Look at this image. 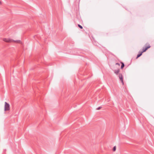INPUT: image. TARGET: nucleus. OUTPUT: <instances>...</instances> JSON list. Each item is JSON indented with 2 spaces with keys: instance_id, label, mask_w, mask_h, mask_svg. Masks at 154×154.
<instances>
[{
  "instance_id": "2",
  "label": "nucleus",
  "mask_w": 154,
  "mask_h": 154,
  "mask_svg": "<svg viewBox=\"0 0 154 154\" xmlns=\"http://www.w3.org/2000/svg\"><path fill=\"white\" fill-rule=\"evenodd\" d=\"M10 110V105L7 102H5L4 111L6 112Z\"/></svg>"
},
{
  "instance_id": "6",
  "label": "nucleus",
  "mask_w": 154,
  "mask_h": 154,
  "mask_svg": "<svg viewBox=\"0 0 154 154\" xmlns=\"http://www.w3.org/2000/svg\"><path fill=\"white\" fill-rule=\"evenodd\" d=\"M119 71H120L119 69H118L115 70V73L116 74H118V73L119 72Z\"/></svg>"
},
{
  "instance_id": "4",
  "label": "nucleus",
  "mask_w": 154,
  "mask_h": 154,
  "mask_svg": "<svg viewBox=\"0 0 154 154\" xmlns=\"http://www.w3.org/2000/svg\"><path fill=\"white\" fill-rule=\"evenodd\" d=\"M3 41L5 42H10V38H4L3 39Z\"/></svg>"
},
{
  "instance_id": "11",
  "label": "nucleus",
  "mask_w": 154,
  "mask_h": 154,
  "mask_svg": "<svg viewBox=\"0 0 154 154\" xmlns=\"http://www.w3.org/2000/svg\"><path fill=\"white\" fill-rule=\"evenodd\" d=\"M101 108V107H98L97 108V109L98 110H99Z\"/></svg>"
},
{
  "instance_id": "7",
  "label": "nucleus",
  "mask_w": 154,
  "mask_h": 154,
  "mask_svg": "<svg viewBox=\"0 0 154 154\" xmlns=\"http://www.w3.org/2000/svg\"><path fill=\"white\" fill-rule=\"evenodd\" d=\"M121 63L122 64V65L121 66V68L122 69L124 67V63L122 62Z\"/></svg>"
},
{
  "instance_id": "9",
  "label": "nucleus",
  "mask_w": 154,
  "mask_h": 154,
  "mask_svg": "<svg viewBox=\"0 0 154 154\" xmlns=\"http://www.w3.org/2000/svg\"><path fill=\"white\" fill-rule=\"evenodd\" d=\"M15 41H14L13 39H10V42H15Z\"/></svg>"
},
{
  "instance_id": "5",
  "label": "nucleus",
  "mask_w": 154,
  "mask_h": 154,
  "mask_svg": "<svg viewBox=\"0 0 154 154\" xmlns=\"http://www.w3.org/2000/svg\"><path fill=\"white\" fill-rule=\"evenodd\" d=\"M15 42L18 43H19V44H22V41L20 40H16L15 41Z\"/></svg>"
},
{
  "instance_id": "10",
  "label": "nucleus",
  "mask_w": 154,
  "mask_h": 154,
  "mask_svg": "<svg viewBox=\"0 0 154 154\" xmlns=\"http://www.w3.org/2000/svg\"><path fill=\"white\" fill-rule=\"evenodd\" d=\"M78 26L81 29H82L83 28L79 24H78Z\"/></svg>"
},
{
  "instance_id": "1",
  "label": "nucleus",
  "mask_w": 154,
  "mask_h": 154,
  "mask_svg": "<svg viewBox=\"0 0 154 154\" xmlns=\"http://www.w3.org/2000/svg\"><path fill=\"white\" fill-rule=\"evenodd\" d=\"M150 47V46L149 45H148L145 48H143V51L141 52H140V53L139 54H138L137 55V57L136 58H137L139 57L143 53L145 52Z\"/></svg>"
},
{
  "instance_id": "12",
  "label": "nucleus",
  "mask_w": 154,
  "mask_h": 154,
  "mask_svg": "<svg viewBox=\"0 0 154 154\" xmlns=\"http://www.w3.org/2000/svg\"><path fill=\"white\" fill-rule=\"evenodd\" d=\"M116 64V65H118L119 66H120V64L118 63H117Z\"/></svg>"
},
{
  "instance_id": "3",
  "label": "nucleus",
  "mask_w": 154,
  "mask_h": 154,
  "mask_svg": "<svg viewBox=\"0 0 154 154\" xmlns=\"http://www.w3.org/2000/svg\"><path fill=\"white\" fill-rule=\"evenodd\" d=\"M119 77L120 79V80L122 82V85H124V83L123 82V76L122 75V74H120L119 75Z\"/></svg>"
},
{
  "instance_id": "8",
  "label": "nucleus",
  "mask_w": 154,
  "mask_h": 154,
  "mask_svg": "<svg viewBox=\"0 0 154 154\" xmlns=\"http://www.w3.org/2000/svg\"><path fill=\"white\" fill-rule=\"evenodd\" d=\"M116 146H114L113 148V151L114 152L116 151Z\"/></svg>"
}]
</instances>
